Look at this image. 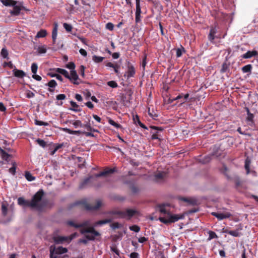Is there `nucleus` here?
I'll use <instances>...</instances> for the list:
<instances>
[{"instance_id":"obj_1","label":"nucleus","mask_w":258,"mask_h":258,"mask_svg":"<svg viewBox=\"0 0 258 258\" xmlns=\"http://www.w3.org/2000/svg\"><path fill=\"white\" fill-rule=\"evenodd\" d=\"M44 194L43 190L40 189L33 196L30 201L26 200L23 197H20L18 199V204L20 206L30 207L31 209H35L41 211L47 205L46 201H42Z\"/></svg>"},{"instance_id":"obj_2","label":"nucleus","mask_w":258,"mask_h":258,"mask_svg":"<svg viewBox=\"0 0 258 258\" xmlns=\"http://www.w3.org/2000/svg\"><path fill=\"white\" fill-rule=\"evenodd\" d=\"M90 222L86 220L79 224V228H82L80 229L81 234H85V237L89 240H94L96 236H99L100 233L96 231L93 227H89Z\"/></svg>"},{"instance_id":"obj_3","label":"nucleus","mask_w":258,"mask_h":258,"mask_svg":"<svg viewBox=\"0 0 258 258\" xmlns=\"http://www.w3.org/2000/svg\"><path fill=\"white\" fill-rule=\"evenodd\" d=\"M55 71L56 72L63 75L74 85H78L82 82L76 71H71L70 75L67 71L61 68L55 69Z\"/></svg>"},{"instance_id":"obj_4","label":"nucleus","mask_w":258,"mask_h":258,"mask_svg":"<svg viewBox=\"0 0 258 258\" xmlns=\"http://www.w3.org/2000/svg\"><path fill=\"white\" fill-rule=\"evenodd\" d=\"M184 218L183 215H173L170 212H168L166 217H160L159 220L160 222L165 224H168L172 223H174L179 219H182Z\"/></svg>"},{"instance_id":"obj_5","label":"nucleus","mask_w":258,"mask_h":258,"mask_svg":"<svg viewBox=\"0 0 258 258\" xmlns=\"http://www.w3.org/2000/svg\"><path fill=\"white\" fill-rule=\"evenodd\" d=\"M75 205H81L82 207L84 208L88 211H94L98 209L101 205V202L100 201H97L96 203L94 205H91L89 204L86 200H82L81 201L77 202Z\"/></svg>"},{"instance_id":"obj_6","label":"nucleus","mask_w":258,"mask_h":258,"mask_svg":"<svg viewBox=\"0 0 258 258\" xmlns=\"http://www.w3.org/2000/svg\"><path fill=\"white\" fill-rule=\"evenodd\" d=\"M242 229V227L241 225L235 230H229L227 229L223 228L222 229V233H227L233 237H239L242 235V233L240 232Z\"/></svg>"},{"instance_id":"obj_7","label":"nucleus","mask_w":258,"mask_h":258,"mask_svg":"<svg viewBox=\"0 0 258 258\" xmlns=\"http://www.w3.org/2000/svg\"><path fill=\"white\" fill-rule=\"evenodd\" d=\"M139 215V212L135 209H126L123 211L122 218L130 220L134 216Z\"/></svg>"},{"instance_id":"obj_8","label":"nucleus","mask_w":258,"mask_h":258,"mask_svg":"<svg viewBox=\"0 0 258 258\" xmlns=\"http://www.w3.org/2000/svg\"><path fill=\"white\" fill-rule=\"evenodd\" d=\"M53 239L55 244H61L66 242L67 243H70L72 240V237L56 236L53 237Z\"/></svg>"},{"instance_id":"obj_9","label":"nucleus","mask_w":258,"mask_h":258,"mask_svg":"<svg viewBox=\"0 0 258 258\" xmlns=\"http://www.w3.org/2000/svg\"><path fill=\"white\" fill-rule=\"evenodd\" d=\"M136 1V13H135V21L138 23L141 21V14L142 13L141 8L140 6V0Z\"/></svg>"},{"instance_id":"obj_10","label":"nucleus","mask_w":258,"mask_h":258,"mask_svg":"<svg viewBox=\"0 0 258 258\" xmlns=\"http://www.w3.org/2000/svg\"><path fill=\"white\" fill-rule=\"evenodd\" d=\"M212 215L216 217L219 220H222L224 219L229 218L231 216V214L229 212L219 213L212 212Z\"/></svg>"},{"instance_id":"obj_11","label":"nucleus","mask_w":258,"mask_h":258,"mask_svg":"<svg viewBox=\"0 0 258 258\" xmlns=\"http://www.w3.org/2000/svg\"><path fill=\"white\" fill-rule=\"evenodd\" d=\"M13 10L10 11V14L12 16H18L21 10V6L19 5V2L16 1V4L12 6Z\"/></svg>"},{"instance_id":"obj_12","label":"nucleus","mask_w":258,"mask_h":258,"mask_svg":"<svg viewBox=\"0 0 258 258\" xmlns=\"http://www.w3.org/2000/svg\"><path fill=\"white\" fill-rule=\"evenodd\" d=\"M126 73L127 78L134 77L135 74V68L130 62H127V71Z\"/></svg>"},{"instance_id":"obj_13","label":"nucleus","mask_w":258,"mask_h":258,"mask_svg":"<svg viewBox=\"0 0 258 258\" xmlns=\"http://www.w3.org/2000/svg\"><path fill=\"white\" fill-rule=\"evenodd\" d=\"M114 172V169H109L105 170L103 171L100 172L99 173L96 174L94 175V177L96 178L100 177L101 176H105L108 174H112Z\"/></svg>"},{"instance_id":"obj_14","label":"nucleus","mask_w":258,"mask_h":258,"mask_svg":"<svg viewBox=\"0 0 258 258\" xmlns=\"http://www.w3.org/2000/svg\"><path fill=\"white\" fill-rule=\"evenodd\" d=\"M57 85V83L54 80H51L47 83L45 84V85L49 87L48 90L50 92H53L54 88L56 87Z\"/></svg>"},{"instance_id":"obj_15","label":"nucleus","mask_w":258,"mask_h":258,"mask_svg":"<svg viewBox=\"0 0 258 258\" xmlns=\"http://www.w3.org/2000/svg\"><path fill=\"white\" fill-rule=\"evenodd\" d=\"M258 54L257 51L253 50L252 51H248L242 55L241 57L244 59H247L251 58L253 56H255Z\"/></svg>"},{"instance_id":"obj_16","label":"nucleus","mask_w":258,"mask_h":258,"mask_svg":"<svg viewBox=\"0 0 258 258\" xmlns=\"http://www.w3.org/2000/svg\"><path fill=\"white\" fill-rule=\"evenodd\" d=\"M14 75L19 78H23L26 76V73L22 70H19L16 68L13 70Z\"/></svg>"},{"instance_id":"obj_17","label":"nucleus","mask_w":258,"mask_h":258,"mask_svg":"<svg viewBox=\"0 0 258 258\" xmlns=\"http://www.w3.org/2000/svg\"><path fill=\"white\" fill-rule=\"evenodd\" d=\"M93 177H94L93 176H89L88 177L84 179V180L80 183L79 187V188L80 189L84 188L86 187V186L89 183L91 179H92Z\"/></svg>"},{"instance_id":"obj_18","label":"nucleus","mask_w":258,"mask_h":258,"mask_svg":"<svg viewBox=\"0 0 258 258\" xmlns=\"http://www.w3.org/2000/svg\"><path fill=\"white\" fill-rule=\"evenodd\" d=\"M57 29H58V24L57 23L55 22L54 23V27H53L52 32V41H53V43H55V41L56 39L57 35Z\"/></svg>"},{"instance_id":"obj_19","label":"nucleus","mask_w":258,"mask_h":258,"mask_svg":"<svg viewBox=\"0 0 258 258\" xmlns=\"http://www.w3.org/2000/svg\"><path fill=\"white\" fill-rule=\"evenodd\" d=\"M68 251V249L67 248L63 247L62 246H59L57 248L55 247V250L54 251V255H56L55 254H60L65 253Z\"/></svg>"},{"instance_id":"obj_20","label":"nucleus","mask_w":258,"mask_h":258,"mask_svg":"<svg viewBox=\"0 0 258 258\" xmlns=\"http://www.w3.org/2000/svg\"><path fill=\"white\" fill-rule=\"evenodd\" d=\"M1 2L5 6L12 7L16 4V1L14 0H0Z\"/></svg>"},{"instance_id":"obj_21","label":"nucleus","mask_w":258,"mask_h":258,"mask_svg":"<svg viewBox=\"0 0 258 258\" xmlns=\"http://www.w3.org/2000/svg\"><path fill=\"white\" fill-rule=\"evenodd\" d=\"M61 130L63 132H65L71 135H80L82 133V132L80 131H72L69 128H68L67 127L66 128H62Z\"/></svg>"},{"instance_id":"obj_22","label":"nucleus","mask_w":258,"mask_h":258,"mask_svg":"<svg viewBox=\"0 0 258 258\" xmlns=\"http://www.w3.org/2000/svg\"><path fill=\"white\" fill-rule=\"evenodd\" d=\"M68 122L72 123L75 126V128H77L78 127H83V124L82 123L81 121L79 120H77L75 121H73L72 120H68L66 121V123Z\"/></svg>"},{"instance_id":"obj_23","label":"nucleus","mask_w":258,"mask_h":258,"mask_svg":"<svg viewBox=\"0 0 258 258\" xmlns=\"http://www.w3.org/2000/svg\"><path fill=\"white\" fill-rule=\"evenodd\" d=\"M245 109L247 115V116L246 117V120L247 121L253 122L254 115L250 112L248 108L245 107Z\"/></svg>"},{"instance_id":"obj_24","label":"nucleus","mask_w":258,"mask_h":258,"mask_svg":"<svg viewBox=\"0 0 258 258\" xmlns=\"http://www.w3.org/2000/svg\"><path fill=\"white\" fill-rule=\"evenodd\" d=\"M0 155L2 159L4 160L7 161L10 157V155L7 153L5 150L0 147Z\"/></svg>"},{"instance_id":"obj_25","label":"nucleus","mask_w":258,"mask_h":258,"mask_svg":"<svg viewBox=\"0 0 258 258\" xmlns=\"http://www.w3.org/2000/svg\"><path fill=\"white\" fill-rule=\"evenodd\" d=\"M158 210L160 211V212L164 215L163 217H166L167 215V213L168 212H170L169 211H167L166 208L164 205H159L158 207Z\"/></svg>"},{"instance_id":"obj_26","label":"nucleus","mask_w":258,"mask_h":258,"mask_svg":"<svg viewBox=\"0 0 258 258\" xmlns=\"http://www.w3.org/2000/svg\"><path fill=\"white\" fill-rule=\"evenodd\" d=\"M109 214L112 215H118L119 218H122L123 211L120 210H112L108 213Z\"/></svg>"},{"instance_id":"obj_27","label":"nucleus","mask_w":258,"mask_h":258,"mask_svg":"<svg viewBox=\"0 0 258 258\" xmlns=\"http://www.w3.org/2000/svg\"><path fill=\"white\" fill-rule=\"evenodd\" d=\"M252 65L250 64L244 66L241 68V70L243 73H251L252 70Z\"/></svg>"},{"instance_id":"obj_28","label":"nucleus","mask_w":258,"mask_h":258,"mask_svg":"<svg viewBox=\"0 0 258 258\" xmlns=\"http://www.w3.org/2000/svg\"><path fill=\"white\" fill-rule=\"evenodd\" d=\"M134 121L136 123H138L141 127L148 130L147 127L141 122L138 115H136L135 117H134Z\"/></svg>"},{"instance_id":"obj_29","label":"nucleus","mask_w":258,"mask_h":258,"mask_svg":"<svg viewBox=\"0 0 258 258\" xmlns=\"http://www.w3.org/2000/svg\"><path fill=\"white\" fill-rule=\"evenodd\" d=\"M166 175V174L164 172H159L156 173L154 176L156 179L159 180L163 179L165 177Z\"/></svg>"},{"instance_id":"obj_30","label":"nucleus","mask_w":258,"mask_h":258,"mask_svg":"<svg viewBox=\"0 0 258 258\" xmlns=\"http://www.w3.org/2000/svg\"><path fill=\"white\" fill-rule=\"evenodd\" d=\"M70 104L73 107V108H70V110H73L76 112L80 111V109H78V108L79 107V105L75 102H74L73 101H71Z\"/></svg>"},{"instance_id":"obj_31","label":"nucleus","mask_w":258,"mask_h":258,"mask_svg":"<svg viewBox=\"0 0 258 258\" xmlns=\"http://www.w3.org/2000/svg\"><path fill=\"white\" fill-rule=\"evenodd\" d=\"M250 161L247 158L245 161L244 167L246 171V174H248L250 173Z\"/></svg>"},{"instance_id":"obj_32","label":"nucleus","mask_w":258,"mask_h":258,"mask_svg":"<svg viewBox=\"0 0 258 258\" xmlns=\"http://www.w3.org/2000/svg\"><path fill=\"white\" fill-rule=\"evenodd\" d=\"M25 177L26 179L29 181H32L35 179V177L33 176L29 171H26L25 172Z\"/></svg>"},{"instance_id":"obj_33","label":"nucleus","mask_w":258,"mask_h":258,"mask_svg":"<svg viewBox=\"0 0 258 258\" xmlns=\"http://www.w3.org/2000/svg\"><path fill=\"white\" fill-rule=\"evenodd\" d=\"M108 123L114 126L116 128H122V126L120 124L116 123L113 120H112L110 118L108 119Z\"/></svg>"},{"instance_id":"obj_34","label":"nucleus","mask_w":258,"mask_h":258,"mask_svg":"<svg viewBox=\"0 0 258 258\" xmlns=\"http://www.w3.org/2000/svg\"><path fill=\"white\" fill-rule=\"evenodd\" d=\"M111 229L114 230L116 229H119L122 227L123 225L119 223L118 222H114L110 225Z\"/></svg>"},{"instance_id":"obj_35","label":"nucleus","mask_w":258,"mask_h":258,"mask_svg":"<svg viewBox=\"0 0 258 258\" xmlns=\"http://www.w3.org/2000/svg\"><path fill=\"white\" fill-rule=\"evenodd\" d=\"M104 59V57L99 56H97L95 55H93L92 57L93 60L96 63H99V62H102Z\"/></svg>"},{"instance_id":"obj_36","label":"nucleus","mask_w":258,"mask_h":258,"mask_svg":"<svg viewBox=\"0 0 258 258\" xmlns=\"http://www.w3.org/2000/svg\"><path fill=\"white\" fill-rule=\"evenodd\" d=\"M112 220V219H107L103 220H100L96 223V225H103L107 223H110Z\"/></svg>"},{"instance_id":"obj_37","label":"nucleus","mask_w":258,"mask_h":258,"mask_svg":"<svg viewBox=\"0 0 258 258\" xmlns=\"http://www.w3.org/2000/svg\"><path fill=\"white\" fill-rule=\"evenodd\" d=\"M46 31L42 29L37 33L36 37L38 38H42L44 37L46 35Z\"/></svg>"},{"instance_id":"obj_38","label":"nucleus","mask_w":258,"mask_h":258,"mask_svg":"<svg viewBox=\"0 0 258 258\" xmlns=\"http://www.w3.org/2000/svg\"><path fill=\"white\" fill-rule=\"evenodd\" d=\"M1 54L4 58H8L9 53L7 49L6 48H3L1 52Z\"/></svg>"},{"instance_id":"obj_39","label":"nucleus","mask_w":258,"mask_h":258,"mask_svg":"<svg viewBox=\"0 0 258 258\" xmlns=\"http://www.w3.org/2000/svg\"><path fill=\"white\" fill-rule=\"evenodd\" d=\"M36 142L41 147H43V148H44L46 145V142L42 140V139H40L39 138L37 139L36 140Z\"/></svg>"},{"instance_id":"obj_40","label":"nucleus","mask_w":258,"mask_h":258,"mask_svg":"<svg viewBox=\"0 0 258 258\" xmlns=\"http://www.w3.org/2000/svg\"><path fill=\"white\" fill-rule=\"evenodd\" d=\"M209 234V238L208 240H211L214 238H218V236L215 232L212 231H209L208 232Z\"/></svg>"},{"instance_id":"obj_41","label":"nucleus","mask_w":258,"mask_h":258,"mask_svg":"<svg viewBox=\"0 0 258 258\" xmlns=\"http://www.w3.org/2000/svg\"><path fill=\"white\" fill-rule=\"evenodd\" d=\"M48 75L50 76L51 77H55V78H56L58 80H59L61 82L63 81L62 77L59 74L49 73Z\"/></svg>"},{"instance_id":"obj_42","label":"nucleus","mask_w":258,"mask_h":258,"mask_svg":"<svg viewBox=\"0 0 258 258\" xmlns=\"http://www.w3.org/2000/svg\"><path fill=\"white\" fill-rule=\"evenodd\" d=\"M228 68H229V64H228L226 62L223 63L222 64V68L220 70V72L221 73H224L226 72L227 71Z\"/></svg>"},{"instance_id":"obj_43","label":"nucleus","mask_w":258,"mask_h":258,"mask_svg":"<svg viewBox=\"0 0 258 258\" xmlns=\"http://www.w3.org/2000/svg\"><path fill=\"white\" fill-rule=\"evenodd\" d=\"M35 124L37 125H44L47 126L49 125V123L47 122H44L41 120H35Z\"/></svg>"},{"instance_id":"obj_44","label":"nucleus","mask_w":258,"mask_h":258,"mask_svg":"<svg viewBox=\"0 0 258 258\" xmlns=\"http://www.w3.org/2000/svg\"><path fill=\"white\" fill-rule=\"evenodd\" d=\"M107 85L108 86H109L112 88H116L118 86L117 83L114 81H108L107 82Z\"/></svg>"},{"instance_id":"obj_45","label":"nucleus","mask_w":258,"mask_h":258,"mask_svg":"<svg viewBox=\"0 0 258 258\" xmlns=\"http://www.w3.org/2000/svg\"><path fill=\"white\" fill-rule=\"evenodd\" d=\"M129 228L131 231H133L136 232H139L140 230V227L137 225L131 226Z\"/></svg>"},{"instance_id":"obj_46","label":"nucleus","mask_w":258,"mask_h":258,"mask_svg":"<svg viewBox=\"0 0 258 258\" xmlns=\"http://www.w3.org/2000/svg\"><path fill=\"white\" fill-rule=\"evenodd\" d=\"M75 64L74 62H69L67 65H66V67L71 70V71H76L75 69Z\"/></svg>"},{"instance_id":"obj_47","label":"nucleus","mask_w":258,"mask_h":258,"mask_svg":"<svg viewBox=\"0 0 258 258\" xmlns=\"http://www.w3.org/2000/svg\"><path fill=\"white\" fill-rule=\"evenodd\" d=\"M183 52H185V50L183 47H181V48H177L176 49V56L177 57H180Z\"/></svg>"},{"instance_id":"obj_48","label":"nucleus","mask_w":258,"mask_h":258,"mask_svg":"<svg viewBox=\"0 0 258 258\" xmlns=\"http://www.w3.org/2000/svg\"><path fill=\"white\" fill-rule=\"evenodd\" d=\"M55 246H51L50 247V258H57L56 255H54Z\"/></svg>"},{"instance_id":"obj_49","label":"nucleus","mask_w":258,"mask_h":258,"mask_svg":"<svg viewBox=\"0 0 258 258\" xmlns=\"http://www.w3.org/2000/svg\"><path fill=\"white\" fill-rule=\"evenodd\" d=\"M38 69V66L36 63H33L31 65V71L33 74H36Z\"/></svg>"},{"instance_id":"obj_50","label":"nucleus","mask_w":258,"mask_h":258,"mask_svg":"<svg viewBox=\"0 0 258 258\" xmlns=\"http://www.w3.org/2000/svg\"><path fill=\"white\" fill-rule=\"evenodd\" d=\"M63 27L64 28L66 29V30L69 32H71L72 29V26L70 24H69L68 23H63Z\"/></svg>"},{"instance_id":"obj_51","label":"nucleus","mask_w":258,"mask_h":258,"mask_svg":"<svg viewBox=\"0 0 258 258\" xmlns=\"http://www.w3.org/2000/svg\"><path fill=\"white\" fill-rule=\"evenodd\" d=\"M105 28L108 30L112 31L114 28V25L111 22H108L106 24Z\"/></svg>"},{"instance_id":"obj_52","label":"nucleus","mask_w":258,"mask_h":258,"mask_svg":"<svg viewBox=\"0 0 258 258\" xmlns=\"http://www.w3.org/2000/svg\"><path fill=\"white\" fill-rule=\"evenodd\" d=\"M38 52L39 53H45L46 52V48L44 46H41L38 48Z\"/></svg>"},{"instance_id":"obj_53","label":"nucleus","mask_w":258,"mask_h":258,"mask_svg":"<svg viewBox=\"0 0 258 258\" xmlns=\"http://www.w3.org/2000/svg\"><path fill=\"white\" fill-rule=\"evenodd\" d=\"M8 208L6 205L3 204L2 206V212L4 216H6L7 214Z\"/></svg>"},{"instance_id":"obj_54","label":"nucleus","mask_w":258,"mask_h":258,"mask_svg":"<svg viewBox=\"0 0 258 258\" xmlns=\"http://www.w3.org/2000/svg\"><path fill=\"white\" fill-rule=\"evenodd\" d=\"M16 166L14 163L13 165V166L9 169V172L13 175H15L16 173Z\"/></svg>"},{"instance_id":"obj_55","label":"nucleus","mask_w":258,"mask_h":258,"mask_svg":"<svg viewBox=\"0 0 258 258\" xmlns=\"http://www.w3.org/2000/svg\"><path fill=\"white\" fill-rule=\"evenodd\" d=\"M66 98V96L64 94H60L59 95H57L56 96V98L57 100H62L65 99Z\"/></svg>"},{"instance_id":"obj_56","label":"nucleus","mask_w":258,"mask_h":258,"mask_svg":"<svg viewBox=\"0 0 258 258\" xmlns=\"http://www.w3.org/2000/svg\"><path fill=\"white\" fill-rule=\"evenodd\" d=\"M79 73L81 76L84 77L85 76V67L83 66H81L80 68Z\"/></svg>"},{"instance_id":"obj_57","label":"nucleus","mask_w":258,"mask_h":258,"mask_svg":"<svg viewBox=\"0 0 258 258\" xmlns=\"http://www.w3.org/2000/svg\"><path fill=\"white\" fill-rule=\"evenodd\" d=\"M110 249L112 251L114 252L116 254L119 255V251L116 246H111Z\"/></svg>"},{"instance_id":"obj_58","label":"nucleus","mask_w":258,"mask_h":258,"mask_svg":"<svg viewBox=\"0 0 258 258\" xmlns=\"http://www.w3.org/2000/svg\"><path fill=\"white\" fill-rule=\"evenodd\" d=\"M68 225L71 226L72 227H74L75 228H79L78 226H79V224H75L73 221H69L68 222Z\"/></svg>"},{"instance_id":"obj_59","label":"nucleus","mask_w":258,"mask_h":258,"mask_svg":"<svg viewBox=\"0 0 258 258\" xmlns=\"http://www.w3.org/2000/svg\"><path fill=\"white\" fill-rule=\"evenodd\" d=\"M215 35L209 33L208 35V39L211 42H213L215 39Z\"/></svg>"},{"instance_id":"obj_60","label":"nucleus","mask_w":258,"mask_h":258,"mask_svg":"<svg viewBox=\"0 0 258 258\" xmlns=\"http://www.w3.org/2000/svg\"><path fill=\"white\" fill-rule=\"evenodd\" d=\"M32 78L38 81H40L42 79L41 77L40 76L36 75V74H33Z\"/></svg>"},{"instance_id":"obj_61","label":"nucleus","mask_w":258,"mask_h":258,"mask_svg":"<svg viewBox=\"0 0 258 258\" xmlns=\"http://www.w3.org/2000/svg\"><path fill=\"white\" fill-rule=\"evenodd\" d=\"M148 240V238L145 237H141L138 239V241L140 243H144Z\"/></svg>"},{"instance_id":"obj_62","label":"nucleus","mask_w":258,"mask_h":258,"mask_svg":"<svg viewBox=\"0 0 258 258\" xmlns=\"http://www.w3.org/2000/svg\"><path fill=\"white\" fill-rule=\"evenodd\" d=\"M79 52L80 53V54L84 56H86L87 55V51L83 49V48H81L79 50Z\"/></svg>"},{"instance_id":"obj_63","label":"nucleus","mask_w":258,"mask_h":258,"mask_svg":"<svg viewBox=\"0 0 258 258\" xmlns=\"http://www.w3.org/2000/svg\"><path fill=\"white\" fill-rule=\"evenodd\" d=\"M139 256V254L137 252H132L130 254V258H138Z\"/></svg>"},{"instance_id":"obj_64","label":"nucleus","mask_w":258,"mask_h":258,"mask_svg":"<svg viewBox=\"0 0 258 258\" xmlns=\"http://www.w3.org/2000/svg\"><path fill=\"white\" fill-rule=\"evenodd\" d=\"M35 96V94L33 92L31 91H29L27 94V97L28 98H31L34 97Z\"/></svg>"}]
</instances>
